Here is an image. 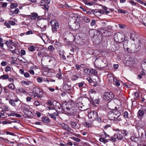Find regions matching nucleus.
I'll return each instance as SVG.
<instances>
[{
	"mask_svg": "<svg viewBox=\"0 0 146 146\" xmlns=\"http://www.w3.org/2000/svg\"><path fill=\"white\" fill-rule=\"evenodd\" d=\"M113 113L114 114V115L115 116V118L117 117H119L120 115V112L118 111H115V112Z\"/></svg>",
	"mask_w": 146,
	"mask_h": 146,
	"instance_id": "nucleus-29",
	"label": "nucleus"
},
{
	"mask_svg": "<svg viewBox=\"0 0 146 146\" xmlns=\"http://www.w3.org/2000/svg\"><path fill=\"white\" fill-rule=\"evenodd\" d=\"M48 114L52 118H54L55 119L56 118V116L58 115V113L56 111H55V112H54L52 114H50L48 113Z\"/></svg>",
	"mask_w": 146,
	"mask_h": 146,
	"instance_id": "nucleus-21",
	"label": "nucleus"
},
{
	"mask_svg": "<svg viewBox=\"0 0 146 146\" xmlns=\"http://www.w3.org/2000/svg\"><path fill=\"white\" fill-rule=\"evenodd\" d=\"M141 67L143 70L146 72V59L144 60L142 62Z\"/></svg>",
	"mask_w": 146,
	"mask_h": 146,
	"instance_id": "nucleus-18",
	"label": "nucleus"
},
{
	"mask_svg": "<svg viewBox=\"0 0 146 146\" xmlns=\"http://www.w3.org/2000/svg\"><path fill=\"white\" fill-rule=\"evenodd\" d=\"M50 24L52 27V31H54L59 28V24L58 22L55 20H52Z\"/></svg>",
	"mask_w": 146,
	"mask_h": 146,
	"instance_id": "nucleus-7",
	"label": "nucleus"
},
{
	"mask_svg": "<svg viewBox=\"0 0 146 146\" xmlns=\"http://www.w3.org/2000/svg\"><path fill=\"white\" fill-rule=\"evenodd\" d=\"M19 9L18 8L16 9L13 11V12H12L13 13H15V14H18L19 12Z\"/></svg>",
	"mask_w": 146,
	"mask_h": 146,
	"instance_id": "nucleus-61",
	"label": "nucleus"
},
{
	"mask_svg": "<svg viewBox=\"0 0 146 146\" xmlns=\"http://www.w3.org/2000/svg\"><path fill=\"white\" fill-rule=\"evenodd\" d=\"M72 128L74 129H79L80 127V125L77 122L71 121L70 123Z\"/></svg>",
	"mask_w": 146,
	"mask_h": 146,
	"instance_id": "nucleus-9",
	"label": "nucleus"
},
{
	"mask_svg": "<svg viewBox=\"0 0 146 146\" xmlns=\"http://www.w3.org/2000/svg\"><path fill=\"white\" fill-rule=\"evenodd\" d=\"M61 76L62 74L60 73H59L56 75L57 77L59 79H62V77Z\"/></svg>",
	"mask_w": 146,
	"mask_h": 146,
	"instance_id": "nucleus-51",
	"label": "nucleus"
},
{
	"mask_svg": "<svg viewBox=\"0 0 146 146\" xmlns=\"http://www.w3.org/2000/svg\"><path fill=\"white\" fill-rule=\"evenodd\" d=\"M8 88L11 90H14L15 89V86L13 83H11L8 85Z\"/></svg>",
	"mask_w": 146,
	"mask_h": 146,
	"instance_id": "nucleus-30",
	"label": "nucleus"
},
{
	"mask_svg": "<svg viewBox=\"0 0 146 146\" xmlns=\"http://www.w3.org/2000/svg\"><path fill=\"white\" fill-rule=\"evenodd\" d=\"M145 131L144 130L141 129L138 130V137L134 135L131 137L130 139L133 142L139 143L142 141H145L144 138Z\"/></svg>",
	"mask_w": 146,
	"mask_h": 146,
	"instance_id": "nucleus-1",
	"label": "nucleus"
},
{
	"mask_svg": "<svg viewBox=\"0 0 146 146\" xmlns=\"http://www.w3.org/2000/svg\"><path fill=\"white\" fill-rule=\"evenodd\" d=\"M7 3L6 2L2 3L1 6L0 7H2L3 8L6 7L7 5Z\"/></svg>",
	"mask_w": 146,
	"mask_h": 146,
	"instance_id": "nucleus-50",
	"label": "nucleus"
},
{
	"mask_svg": "<svg viewBox=\"0 0 146 146\" xmlns=\"http://www.w3.org/2000/svg\"><path fill=\"white\" fill-rule=\"evenodd\" d=\"M84 84V82H82L78 83L76 84V85L78 86L80 88L82 87Z\"/></svg>",
	"mask_w": 146,
	"mask_h": 146,
	"instance_id": "nucleus-35",
	"label": "nucleus"
},
{
	"mask_svg": "<svg viewBox=\"0 0 146 146\" xmlns=\"http://www.w3.org/2000/svg\"><path fill=\"white\" fill-rule=\"evenodd\" d=\"M90 72L92 74H94L95 76V81L96 83H98L100 81L98 80V77L96 76V75L97 74V71L95 69L92 68L90 70Z\"/></svg>",
	"mask_w": 146,
	"mask_h": 146,
	"instance_id": "nucleus-10",
	"label": "nucleus"
},
{
	"mask_svg": "<svg viewBox=\"0 0 146 146\" xmlns=\"http://www.w3.org/2000/svg\"><path fill=\"white\" fill-rule=\"evenodd\" d=\"M93 102L95 103L98 104L99 102V100L98 99H97L94 100Z\"/></svg>",
	"mask_w": 146,
	"mask_h": 146,
	"instance_id": "nucleus-63",
	"label": "nucleus"
},
{
	"mask_svg": "<svg viewBox=\"0 0 146 146\" xmlns=\"http://www.w3.org/2000/svg\"><path fill=\"white\" fill-rule=\"evenodd\" d=\"M33 93L34 97H37L39 98H41L43 94V92L37 88H33Z\"/></svg>",
	"mask_w": 146,
	"mask_h": 146,
	"instance_id": "nucleus-5",
	"label": "nucleus"
},
{
	"mask_svg": "<svg viewBox=\"0 0 146 146\" xmlns=\"http://www.w3.org/2000/svg\"><path fill=\"white\" fill-rule=\"evenodd\" d=\"M11 67L9 66H7L6 67L5 69V71L6 72H8V71H11Z\"/></svg>",
	"mask_w": 146,
	"mask_h": 146,
	"instance_id": "nucleus-44",
	"label": "nucleus"
},
{
	"mask_svg": "<svg viewBox=\"0 0 146 146\" xmlns=\"http://www.w3.org/2000/svg\"><path fill=\"white\" fill-rule=\"evenodd\" d=\"M3 39L2 38H0V47L2 48L4 44L2 42Z\"/></svg>",
	"mask_w": 146,
	"mask_h": 146,
	"instance_id": "nucleus-45",
	"label": "nucleus"
},
{
	"mask_svg": "<svg viewBox=\"0 0 146 146\" xmlns=\"http://www.w3.org/2000/svg\"><path fill=\"white\" fill-rule=\"evenodd\" d=\"M83 18L84 20L86 23H88L90 21V19L84 16Z\"/></svg>",
	"mask_w": 146,
	"mask_h": 146,
	"instance_id": "nucleus-39",
	"label": "nucleus"
},
{
	"mask_svg": "<svg viewBox=\"0 0 146 146\" xmlns=\"http://www.w3.org/2000/svg\"><path fill=\"white\" fill-rule=\"evenodd\" d=\"M109 31L106 30H104V29H102L100 30L101 33L104 36H108L109 35Z\"/></svg>",
	"mask_w": 146,
	"mask_h": 146,
	"instance_id": "nucleus-19",
	"label": "nucleus"
},
{
	"mask_svg": "<svg viewBox=\"0 0 146 146\" xmlns=\"http://www.w3.org/2000/svg\"><path fill=\"white\" fill-rule=\"evenodd\" d=\"M72 139L75 141L77 142H79L81 141L80 139L74 137H72Z\"/></svg>",
	"mask_w": 146,
	"mask_h": 146,
	"instance_id": "nucleus-43",
	"label": "nucleus"
},
{
	"mask_svg": "<svg viewBox=\"0 0 146 146\" xmlns=\"http://www.w3.org/2000/svg\"><path fill=\"white\" fill-rule=\"evenodd\" d=\"M87 81L90 83H92L93 82V80L90 77H88L87 78Z\"/></svg>",
	"mask_w": 146,
	"mask_h": 146,
	"instance_id": "nucleus-58",
	"label": "nucleus"
},
{
	"mask_svg": "<svg viewBox=\"0 0 146 146\" xmlns=\"http://www.w3.org/2000/svg\"><path fill=\"white\" fill-rule=\"evenodd\" d=\"M124 37V34L123 33H118L115 34L114 36L115 40L119 43L123 41Z\"/></svg>",
	"mask_w": 146,
	"mask_h": 146,
	"instance_id": "nucleus-4",
	"label": "nucleus"
},
{
	"mask_svg": "<svg viewBox=\"0 0 146 146\" xmlns=\"http://www.w3.org/2000/svg\"><path fill=\"white\" fill-rule=\"evenodd\" d=\"M107 116L109 119L110 120H113L115 119V116L114 115V114L113 112H109L107 115Z\"/></svg>",
	"mask_w": 146,
	"mask_h": 146,
	"instance_id": "nucleus-16",
	"label": "nucleus"
},
{
	"mask_svg": "<svg viewBox=\"0 0 146 146\" xmlns=\"http://www.w3.org/2000/svg\"><path fill=\"white\" fill-rule=\"evenodd\" d=\"M48 49L51 51L53 50L54 48L52 45H50L48 47Z\"/></svg>",
	"mask_w": 146,
	"mask_h": 146,
	"instance_id": "nucleus-55",
	"label": "nucleus"
},
{
	"mask_svg": "<svg viewBox=\"0 0 146 146\" xmlns=\"http://www.w3.org/2000/svg\"><path fill=\"white\" fill-rule=\"evenodd\" d=\"M21 83L22 85H25L28 86L31 84V82L30 81H26L25 80H23L21 82Z\"/></svg>",
	"mask_w": 146,
	"mask_h": 146,
	"instance_id": "nucleus-26",
	"label": "nucleus"
},
{
	"mask_svg": "<svg viewBox=\"0 0 146 146\" xmlns=\"http://www.w3.org/2000/svg\"><path fill=\"white\" fill-rule=\"evenodd\" d=\"M114 94L111 92H105L104 94L103 98L106 100H108L110 99L113 98Z\"/></svg>",
	"mask_w": 146,
	"mask_h": 146,
	"instance_id": "nucleus-6",
	"label": "nucleus"
},
{
	"mask_svg": "<svg viewBox=\"0 0 146 146\" xmlns=\"http://www.w3.org/2000/svg\"><path fill=\"white\" fill-rule=\"evenodd\" d=\"M144 114V112L141 110H139L138 111L137 113L138 116L139 117H142L143 116Z\"/></svg>",
	"mask_w": 146,
	"mask_h": 146,
	"instance_id": "nucleus-27",
	"label": "nucleus"
},
{
	"mask_svg": "<svg viewBox=\"0 0 146 146\" xmlns=\"http://www.w3.org/2000/svg\"><path fill=\"white\" fill-rule=\"evenodd\" d=\"M115 104H117L118 105H121V102L118 99H115L113 100H111L109 101L107 105L109 109L113 110L116 108Z\"/></svg>",
	"mask_w": 146,
	"mask_h": 146,
	"instance_id": "nucleus-2",
	"label": "nucleus"
},
{
	"mask_svg": "<svg viewBox=\"0 0 146 146\" xmlns=\"http://www.w3.org/2000/svg\"><path fill=\"white\" fill-rule=\"evenodd\" d=\"M9 115L10 116H15L17 117H21V116L20 115L16 114L15 113H11L9 114Z\"/></svg>",
	"mask_w": 146,
	"mask_h": 146,
	"instance_id": "nucleus-37",
	"label": "nucleus"
},
{
	"mask_svg": "<svg viewBox=\"0 0 146 146\" xmlns=\"http://www.w3.org/2000/svg\"><path fill=\"white\" fill-rule=\"evenodd\" d=\"M92 122H85L84 123V125L87 127H91L92 126Z\"/></svg>",
	"mask_w": 146,
	"mask_h": 146,
	"instance_id": "nucleus-25",
	"label": "nucleus"
},
{
	"mask_svg": "<svg viewBox=\"0 0 146 146\" xmlns=\"http://www.w3.org/2000/svg\"><path fill=\"white\" fill-rule=\"evenodd\" d=\"M133 96L134 98H136L138 97L139 95L138 93L135 92L133 93Z\"/></svg>",
	"mask_w": 146,
	"mask_h": 146,
	"instance_id": "nucleus-56",
	"label": "nucleus"
},
{
	"mask_svg": "<svg viewBox=\"0 0 146 146\" xmlns=\"http://www.w3.org/2000/svg\"><path fill=\"white\" fill-rule=\"evenodd\" d=\"M84 72L85 74L86 75H89L90 73V70L88 68H86L84 69Z\"/></svg>",
	"mask_w": 146,
	"mask_h": 146,
	"instance_id": "nucleus-31",
	"label": "nucleus"
},
{
	"mask_svg": "<svg viewBox=\"0 0 146 146\" xmlns=\"http://www.w3.org/2000/svg\"><path fill=\"white\" fill-rule=\"evenodd\" d=\"M113 137L118 140H121L123 139V136L121 133L117 132L114 134Z\"/></svg>",
	"mask_w": 146,
	"mask_h": 146,
	"instance_id": "nucleus-14",
	"label": "nucleus"
},
{
	"mask_svg": "<svg viewBox=\"0 0 146 146\" xmlns=\"http://www.w3.org/2000/svg\"><path fill=\"white\" fill-rule=\"evenodd\" d=\"M20 53L22 55H25V51L24 50H22L21 51Z\"/></svg>",
	"mask_w": 146,
	"mask_h": 146,
	"instance_id": "nucleus-59",
	"label": "nucleus"
},
{
	"mask_svg": "<svg viewBox=\"0 0 146 146\" xmlns=\"http://www.w3.org/2000/svg\"><path fill=\"white\" fill-rule=\"evenodd\" d=\"M29 50L31 52H33L35 50V47L33 45H32L28 48Z\"/></svg>",
	"mask_w": 146,
	"mask_h": 146,
	"instance_id": "nucleus-33",
	"label": "nucleus"
},
{
	"mask_svg": "<svg viewBox=\"0 0 146 146\" xmlns=\"http://www.w3.org/2000/svg\"><path fill=\"white\" fill-rule=\"evenodd\" d=\"M18 101V100H14L12 99H10L9 103L11 105L14 107H15L16 106V104L15 103V102H17Z\"/></svg>",
	"mask_w": 146,
	"mask_h": 146,
	"instance_id": "nucleus-22",
	"label": "nucleus"
},
{
	"mask_svg": "<svg viewBox=\"0 0 146 146\" xmlns=\"http://www.w3.org/2000/svg\"><path fill=\"white\" fill-rule=\"evenodd\" d=\"M20 92L24 94H25L26 93V91L25 89L23 88H21L19 90Z\"/></svg>",
	"mask_w": 146,
	"mask_h": 146,
	"instance_id": "nucleus-46",
	"label": "nucleus"
},
{
	"mask_svg": "<svg viewBox=\"0 0 146 146\" xmlns=\"http://www.w3.org/2000/svg\"><path fill=\"white\" fill-rule=\"evenodd\" d=\"M100 137L99 138L100 141L105 143L108 141L107 139H106V135H104L102 134L100 135Z\"/></svg>",
	"mask_w": 146,
	"mask_h": 146,
	"instance_id": "nucleus-13",
	"label": "nucleus"
},
{
	"mask_svg": "<svg viewBox=\"0 0 146 146\" xmlns=\"http://www.w3.org/2000/svg\"><path fill=\"white\" fill-rule=\"evenodd\" d=\"M74 37V40L76 42H77L78 44L82 45V42H83V39H82L79 36L76 35L75 36V37L74 38V36H73Z\"/></svg>",
	"mask_w": 146,
	"mask_h": 146,
	"instance_id": "nucleus-12",
	"label": "nucleus"
},
{
	"mask_svg": "<svg viewBox=\"0 0 146 146\" xmlns=\"http://www.w3.org/2000/svg\"><path fill=\"white\" fill-rule=\"evenodd\" d=\"M62 127L67 131H70L71 133H72L70 131L72 130V129L69 127L67 125L63 124L62 125Z\"/></svg>",
	"mask_w": 146,
	"mask_h": 146,
	"instance_id": "nucleus-23",
	"label": "nucleus"
},
{
	"mask_svg": "<svg viewBox=\"0 0 146 146\" xmlns=\"http://www.w3.org/2000/svg\"><path fill=\"white\" fill-rule=\"evenodd\" d=\"M0 139H3V142H6L8 143L9 142V141L7 139H5L2 137H0Z\"/></svg>",
	"mask_w": 146,
	"mask_h": 146,
	"instance_id": "nucleus-48",
	"label": "nucleus"
},
{
	"mask_svg": "<svg viewBox=\"0 0 146 146\" xmlns=\"http://www.w3.org/2000/svg\"><path fill=\"white\" fill-rule=\"evenodd\" d=\"M31 15H29V16L30 17V18L34 20L37 18L38 19L39 18V17L38 16V14L36 13H31Z\"/></svg>",
	"mask_w": 146,
	"mask_h": 146,
	"instance_id": "nucleus-15",
	"label": "nucleus"
},
{
	"mask_svg": "<svg viewBox=\"0 0 146 146\" xmlns=\"http://www.w3.org/2000/svg\"><path fill=\"white\" fill-rule=\"evenodd\" d=\"M95 120L99 123H101L102 121L100 117H98V116L94 118V120Z\"/></svg>",
	"mask_w": 146,
	"mask_h": 146,
	"instance_id": "nucleus-40",
	"label": "nucleus"
},
{
	"mask_svg": "<svg viewBox=\"0 0 146 146\" xmlns=\"http://www.w3.org/2000/svg\"><path fill=\"white\" fill-rule=\"evenodd\" d=\"M40 6H42V8L45 10L46 11H47L48 10V6L47 5H41Z\"/></svg>",
	"mask_w": 146,
	"mask_h": 146,
	"instance_id": "nucleus-34",
	"label": "nucleus"
},
{
	"mask_svg": "<svg viewBox=\"0 0 146 146\" xmlns=\"http://www.w3.org/2000/svg\"><path fill=\"white\" fill-rule=\"evenodd\" d=\"M78 78V76L75 75H73L72 78V80L74 81L77 80Z\"/></svg>",
	"mask_w": 146,
	"mask_h": 146,
	"instance_id": "nucleus-41",
	"label": "nucleus"
},
{
	"mask_svg": "<svg viewBox=\"0 0 146 146\" xmlns=\"http://www.w3.org/2000/svg\"><path fill=\"white\" fill-rule=\"evenodd\" d=\"M130 38L133 41H137L138 40V36L136 35V33L134 32L130 33Z\"/></svg>",
	"mask_w": 146,
	"mask_h": 146,
	"instance_id": "nucleus-11",
	"label": "nucleus"
},
{
	"mask_svg": "<svg viewBox=\"0 0 146 146\" xmlns=\"http://www.w3.org/2000/svg\"><path fill=\"white\" fill-rule=\"evenodd\" d=\"M7 62L5 61H3L1 63V65L2 66H5L7 65Z\"/></svg>",
	"mask_w": 146,
	"mask_h": 146,
	"instance_id": "nucleus-49",
	"label": "nucleus"
},
{
	"mask_svg": "<svg viewBox=\"0 0 146 146\" xmlns=\"http://www.w3.org/2000/svg\"><path fill=\"white\" fill-rule=\"evenodd\" d=\"M32 99V98L31 97H28L26 98V101L27 102H31Z\"/></svg>",
	"mask_w": 146,
	"mask_h": 146,
	"instance_id": "nucleus-52",
	"label": "nucleus"
},
{
	"mask_svg": "<svg viewBox=\"0 0 146 146\" xmlns=\"http://www.w3.org/2000/svg\"><path fill=\"white\" fill-rule=\"evenodd\" d=\"M17 6V5L16 3H12L11 5V8L12 9L15 8Z\"/></svg>",
	"mask_w": 146,
	"mask_h": 146,
	"instance_id": "nucleus-36",
	"label": "nucleus"
},
{
	"mask_svg": "<svg viewBox=\"0 0 146 146\" xmlns=\"http://www.w3.org/2000/svg\"><path fill=\"white\" fill-rule=\"evenodd\" d=\"M34 104L35 106H38L40 105V103L38 101H35Z\"/></svg>",
	"mask_w": 146,
	"mask_h": 146,
	"instance_id": "nucleus-60",
	"label": "nucleus"
},
{
	"mask_svg": "<svg viewBox=\"0 0 146 146\" xmlns=\"http://www.w3.org/2000/svg\"><path fill=\"white\" fill-rule=\"evenodd\" d=\"M124 117L125 118H128V113L127 111H125L124 113Z\"/></svg>",
	"mask_w": 146,
	"mask_h": 146,
	"instance_id": "nucleus-47",
	"label": "nucleus"
},
{
	"mask_svg": "<svg viewBox=\"0 0 146 146\" xmlns=\"http://www.w3.org/2000/svg\"><path fill=\"white\" fill-rule=\"evenodd\" d=\"M85 4L87 5H88L90 6L92 5L93 4V3L90 2H87L86 1L85 2Z\"/></svg>",
	"mask_w": 146,
	"mask_h": 146,
	"instance_id": "nucleus-62",
	"label": "nucleus"
},
{
	"mask_svg": "<svg viewBox=\"0 0 146 146\" xmlns=\"http://www.w3.org/2000/svg\"><path fill=\"white\" fill-rule=\"evenodd\" d=\"M122 133H123L125 136H127L128 134H129L128 131L125 130H122Z\"/></svg>",
	"mask_w": 146,
	"mask_h": 146,
	"instance_id": "nucleus-38",
	"label": "nucleus"
},
{
	"mask_svg": "<svg viewBox=\"0 0 146 146\" xmlns=\"http://www.w3.org/2000/svg\"><path fill=\"white\" fill-rule=\"evenodd\" d=\"M4 25L5 26H6L8 28H10L11 27L10 24L9 23H8L7 22H5Z\"/></svg>",
	"mask_w": 146,
	"mask_h": 146,
	"instance_id": "nucleus-54",
	"label": "nucleus"
},
{
	"mask_svg": "<svg viewBox=\"0 0 146 146\" xmlns=\"http://www.w3.org/2000/svg\"><path fill=\"white\" fill-rule=\"evenodd\" d=\"M9 49L12 52V53L13 54H15V50L16 49V48L15 46L13 44L11 45L10 47H8Z\"/></svg>",
	"mask_w": 146,
	"mask_h": 146,
	"instance_id": "nucleus-17",
	"label": "nucleus"
},
{
	"mask_svg": "<svg viewBox=\"0 0 146 146\" xmlns=\"http://www.w3.org/2000/svg\"><path fill=\"white\" fill-rule=\"evenodd\" d=\"M5 44L8 48L13 44L12 41L10 40L6 41L5 42Z\"/></svg>",
	"mask_w": 146,
	"mask_h": 146,
	"instance_id": "nucleus-24",
	"label": "nucleus"
},
{
	"mask_svg": "<svg viewBox=\"0 0 146 146\" xmlns=\"http://www.w3.org/2000/svg\"><path fill=\"white\" fill-rule=\"evenodd\" d=\"M89 34L91 37H93L95 35V31L94 30H91L89 31Z\"/></svg>",
	"mask_w": 146,
	"mask_h": 146,
	"instance_id": "nucleus-32",
	"label": "nucleus"
},
{
	"mask_svg": "<svg viewBox=\"0 0 146 146\" xmlns=\"http://www.w3.org/2000/svg\"><path fill=\"white\" fill-rule=\"evenodd\" d=\"M117 11L118 13H126L125 11L123 10L122 9H118Z\"/></svg>",
	"mask_w": 146,
	"mask_h": 146,
	"instance_id": "nucleus-57",
	"label": "nucleus"
},
{
	"mask_svg": "<svg viewBox=\"0 0 146 146\" xmlns=\"http://www.w3.org/2000/svg\"><path fill=\"white\" fill-rule=\"evenodd\" d=\"M96 24V21L94 19L92 20L90 24V25L92 26L95 25Z\"/></svg>",
	"mask_w": 146,
	"mask_h": 146,
	"instance_id": "nucleus-53",
	"label": "nucleus"
},
{
	"mask_svg": "<svg viewBox=\"0 0 146 146\" xmlns=\"http://www.w3.org/2000/svg\"><path fill=\"white\" fill-rule=\"evenodd\" d=\"M0 78L3 80L6 79L8 78V76L7 75H3L1 76Z\"/></svg>",
	"mask_w": 146,
	"mask_h": 146,
	"instance_id": "nucleus-42",
	"label": "nucleus"
},
{
	"mask_svg": "<svg viewBox=\"0 0 146 146\" xmlns=\"http://www.w3.org/2000/svg\"><path fill=\"white\" fill-rule=\"evenodd\" d=\"M24 76L27 78H28L29 76V74L28 72H26L24 74Z\"/></svg>",
	"mask_w": 146,
	"mask_h": 146,
	"instance_id": "nucleus-64",
	"label": "nucleus"
},
{
	"mask_svg": "<svg viewBox=\"0 0 146 146\" xmlns=\"http://www.w3.org/2000/svg\"><path fill=\"white\" fill-rule=\"evenodd\" d=\"M109 76H110V78L111 79V80L112 79H113L114 81V83L115 85L118 86H119L120 85V84L119 82L116 79H113V77L111 76V74H109L108 75V77Z\"/></svg>",
	"mask_w": 146,
	"mask_h": 146,
	"instance_id": "nucleus-20",
	"label": "nucleus"
},
{
	"mask_svg": "<svg viewBox=\"0 0 146 146\" xmlns=\"http://www.w3.org/2000/svg\"><path fill=\"white\" fill-rule=\"evenodd\" d=\"M97 66L95 64V68H103L106 67L108 65L107 60L105 58H104L103 60H98L97 61Z\"/></svg>",
	"mask_w": 146,
	"mask_h": 146,
	"instance_id": "nucleus-3",
	"label": "nucleus"
},
{
	"mask_svg": "<svg viewBox=\"0 0 146 146\" xmlns=\"http://www.w3.org/2000/svg\"><path fill=\"white\" fill-rule=\"evenodd\" d=\"M98 114L96 112L92 111L90 112L88 115V117L89 119H92L93 121H94V118L96 117Z\"/></svg>",
	"mask_w": 146,
	"mask_h": 146,
	"instance_id": "nucleus-8",
	"label": "nucleus"
},
{
	"mask_svg": "<svg viewBox=\"0 0 146 146\" xmlns=\"http://www.w3.org/2000/svg\"><path fill=\"white\" fill-rule=\"evenodd\" d=\"M42 121L45 123H47L50 121L49 118L46 117H43L42 118Z\"/></svg>",
	"mask_w": 146,
	"mask_h": 146,
	"instance_id": "nucleus-28",
	"label": "nucleus"
}]
</instances>
